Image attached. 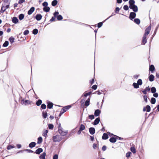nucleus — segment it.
Segmentation results:
<instances>
[{
	"instance_id": "obj_1",
	"label": "nucleus",
	"mask_w": 159,
	"mask_h": 159,
	"mask_svg": "<svg viewBox=\"0 0 159 159\" xmlns=\"http://www.w3.org/2000/svg\"><path fill=\"white\" fill-rule=\"evenodd\" d=\"M134 3L135 1L134 0H129V7L130 9H132L134 11L136 12L138 11V7L134 4Z\"/></svg>"
},
{
	"instance_id": "obj_2",
	"label": "nucleus",
	"mask_w": 159,
	"mask_h": 159,
	"mask_svg": "<svg viewBox=\"0 0 159 159\" xmlns=\"http://www.w3.org/2000/svg\"><path fill=\"white\" fill-rule=\"evenodd\" d=\"M52 139L53 142H59L62 139V138L61 135H57L53 136L52 137Z\"/></svg>"
},
{
	"instance_id": "obj_3",
	"label": "nucleus",
	"mask_w": 159,
	"mask_h": 159,
	"mask_svg": "<svg viewBox=\"0 0 159 159\" xmlns=\"http://www.w3.org/2000/svg\"><path fill=\"white\" fill-rule=\"evenodd\" d=\"M59 12L58 11H56L54 14V16L55 17H57V20H60L62 19L63 17L61 15H59Z\"/></svg>"
},
{
	"instance_id": "obj_4",
	"label": "nucleus",
	"mask_w": 159,
	"mask_h": 159,
	"mask_svg": "<svg viewBox=\"0 0 159 159\" xmlns=\"http://www.w3.org/2000/svg\"><path fill=\"white\" fill-rule=\"evenodd\" d=\"M151 29V26L150 25L146 29L144 35L147 36L149 33Z\"/></svg>"
},
{
	"instance_id": "obj_5",
	"label": "nucleus",
	"mask_w": 159,
	"mask_h": 159,
	"mask_svg": "<svg viewBox=\"0 0 159 159\" xmlns=\"http://www.w3.org/2000/svg\"><path fill=\"white\" fill-rule=\"evenodd\" d=\"M136 14L134 12H131L130 14L129 18L130 20H132L136 16Z\"/></svg>"
},
{
	"instance_id": "obj_6",
	"label": "nucleus",
	"mask_w": 159,
	"mask_h": 159,
	"mask_svg": "<svg viewBox=\"0 0 159 159\" xmlns=\"http://www.w3.org/2000/svg\"><path fill=\"white\" fill-rule=\"evenodd\" d=\"M58 131L60 134L63 136L66 135L67 133V131H63L61 129H59Z\"/></svg>"
},
{
	"instance_id": "obj_7",
	"label": "nucleus",
	"mask_w": 159,
	"mask_h": 159,
	"mask_svg": "<svg viewBox=\"0 0 159 159\" xmlns=\"http://www.w3.org/2000/svg\"><path fill=\"white\" fill-rule=\"evenodd\" d=\"M71 107V106L70 105H69L67 106H66L64 107L61 110H62L63 112H66L67 110L69 109Z\"/></svg>"
},
{
	"instance_id": "obj_8",
	"label": "nucleus",
	"mask_w": 159,
	"mask_h": 159,
	"mask_svg": "<svg viewBox=\"0 0 159 159\" xmlns=\"http://www.w3.org/2000/svg\"><path fill=\"white\" fill-rule=\"evenodd\" d=\"M151 107L149 105H147L146 107H144L143 109V111H147V112H149L150 111Z\"/></svg>"
},
{
	"instance_id": "obj_9",
	"label": "nucleus",
	"mask_w": 159,
	"mask_h": 159,
	"mask_svg": "<svg viewBox=\"0 0 159 159\" xmlns=\"http://www.w3.org/2000/svg\"><path fill=\"white\" fill-rule=\"evenodd\" d=\"M35 8L34 7H32L28 12V14L29 15L31 14L34 11Z\"/></svg>"
},
{
	"instance_id": "obj_10",
	"label": "nucleus",
	"mask_w": 159,
	"mask_h": 159,
	"mask_svg": "<svg viewBox=\"0 0 159 159\" xmlns=\"http://www.w3.org/2000/svg\"><path fill=\"white\" fill-rule=\"evenodd\" d=\"M89 130L90 133L91 134H93L95 133V129L94 128H90Z\"/></svg>"
},
{
	"instance_id": "obj_11",
	"label": "nucleus",
	"mask_w": 159,
	"mask_h": 159,
	"mask_svg": "<svg viewBox=\"0 0 159 159\" xmlns=\"http://www.w3.org/2000/svg\"><path fill=\"white\" fill-rule=\"evenodd\" d=\"M101 113V111L99 109H97L95 110L94 112V115L96 116H97L99 115Z\"/></svg>"
},
{
	"instance_id": "obj_12",
	"label": "nucleus",
	"mask_w": 159,
	"mask_h": 159,
	"mask_svg": "<svg viewBox=\"0 0 159 159\" xmlns=\"http://www.w3.org/2000/svg\"><path fill=\"white\" fill-rule=\"evenodd\" d=\"M18 19L16 17H14L12 19V21L15 24H16L18 23Z\"/></svg>"
},
{
	"instance_id": "obj_13",
	"label": "nucleus",
	"mask_w": 159,
	"mask_h": 159,
	"mask_svg": "<svg viewBox=\"0 0 159 159\" xmlns=\"http://www.w3.org/2000/svg\"><path fill=\"white\" fill-rule=\"evenodd\" d=\"M100 119L99 118H97L94 120L93 123V125H97L99 122Z\"/></svg>"
},
{
	"instance_id": "obj_14",
	"label": "nucleus",
	"mask_w": 159,
	"mask_h": 159,
	"mask_svg": "<svg viewBox=\"0 0 159 159\" xmlns=\"http://www.w3.org/2000/svg\"><path fill=\"white\" fill-rule=\"evenodd\" d=\"M43 152V149L42 148H39L37 149L35 151V153L37 154H39L41 152Z\"/></svg>"
},
{
	"instance_id": "obj_15",
	"label": "nucleus",
	"mask_w": 159,
	"mask_h": 159,
	"mask_svg": "<svg viewBox=\"0 0 159 159\" xmlns=\"http://www.w3.org/2000/svg\"><path fill=\"white\" fill-rule=\"evenodd\" d=\"M42 18V16L41 14H37L36 16V19L37 20H40Z\"/></svg>"
},
{
	"instance_id": "obj_16",
	"label": "nucleus",
	"mask_w": 159,
	"mask_h": 159,
	"mask_svg": "<svg viewBox=\"0 0 159 159\" xmlns=\"http://www.w3.org/2000/svg\"><path fill=\"white\" fill-rule=\"evenodd\" d=\"M53 106V104L51 102H48V105H47V107L48 108L50 109L52 108Z\"/></svg>"
},
{
	"instance_id": "obj_17",
	"label": "nucleus",
	"mask_w": 159,
	"mask_h": 159,
	"mask_svg": "<svg viewBox=\"0 0 159 159\" xmlns=\"http://www.w3.org/2000/svg\"><path fill=\"white\" fill-rule=\"evenodd\" d=\"M46 153L45 152H43L39 157L40 159H45V157L46 156Z\"/></svg>"
},
{
	"instance_id": "obj_18",
	"label": "nucleus",
	"mask_w": 159,
	"mask_h": 159,
	"mask_svg": "<svg viewBox=\"0 0 159 159\" xmlns=\"http://www.w3.org/2000/svg\"><path fill=\"white\" fill-rule=\"evenodd\" d=\"M108 138V135L106 133H104L102 136V139H107Z\"/></svg>"
},
{
	"instance_id": "obj_19",
	"label": "nucleus",
	"mask_w": 159,
	"mask_h": 159,
	"mask_svg": "<svg viewBox=\"0 0 159 159\" xmlns=\"http://www.w3.org/2000/svg\"><path fill=\"white\" fill-rule=\"evenodd\" d=\"M50 10V8L48 6L44 7L43 8V11H44L46 12L49 11Z\"/></svg>"
},
{
	"instance_id": "obj_20",
	"label": "nucleus",
	"mask_w": 159,
	"mask_h": 159,
	"mask_svg": "<svg viewBox=\"0 0 159 159\" xmlns=\"http://www.w3.org/2000/svg\"><path fill=\"white\" fill-rule=\"evenodd\" d=\"M154 70L155 67H154V66L152 65H151L149 67V70L152 72L153 71H154Z\"/></svg>"
},
{
	"instance_id": "obj_21",
	"label": "nucleus",
	"mask_w": 159,
	"mask_h": 159,
	"mask_svg": "<svg viewBox=\"0 0 159 159\" xmlns=\"http://www.w3.org/2000/svg\"><path fill=\"white\" fill-rule=\"evenodd\" d=\"M30 101L28 100H25V101L23 100L22 103L25 105H26L30 103Z\"/></svg>"
},
{
	"instance_id": "obj_22",
	"label": "nucleus",
	"mask_w": 159,
	"mask_h": 159,
	"mask_svg": "<svg viewBox=\"0 0 159 159\" xmlns=\"http://www.w3.org/2000/svg\"><path fill=\"white\" fill-rule=\"evenodd\" d=\"M36 145V143L35 142H33L31 143L29 145V146L30 148H33Z\"/></svg>"
},
{
	"instance_id": "obj_23",
	"label": "nucleus",
	"mask_w": 159,
	"mask_h": 159,
	"mask_svg": "<svg viewBox=\"0 0 159 159\" xmlns=\"http://www.w3.org/2000/svg\"><path fill=\"white\" fill-rule=\"evenodd\" d=\"M154 77L152 75H151L149 77V80L150 81H152L154 80Z\"/></svg>"
},
{
	"instance_id": "obj_24",
	"label": "nucleus",
	"mask_w": 159,
	"mask_h": 159,
	"mask_svg": "<svg viewBox=\"0 0 159 159\" xmlns=\"http://www.w3.org/2000/svg\"><path fill=\"white\" fill-rule=\"evenodd\" d=\"M57 1L56 0H54L52 2V5L53 6H55L57 5Z\"/></svg>"
},
{
	"instance_id": "obj_25",
	"label": "nucleus",
	"mask_w": 159,
	"mask_h": 159,
	"mask_svg": "<svg viewBox=\"0 0 159 159\" xmlns=\"http://www.w3.org/2000/svg\"><path fill=\"white\" fill-rule=\"evenodd\" d=\"M110 141L112 143H115L116 141V139L114 137H112L110 139Z\"/></svg>"
},
{
	"instance_id": "obj_26",
	"label": "nucleus",
	"mask_w": 159,
	"mask_h": 159,
	"mask_svg": "<svg viewBox=\"0 0 159 159\" xmlns=\"http://www.w3.org/2000/svg\"><path fill=\"white\" fill-rule=\"evenodd\" d=\"M89 102H90V98H89L88 99L85 101V105L88 106L89 104Z\"/></svg>"
},
{
	"instance_id": "obj_27",
	"label": "nucleus",
	"mask_w": 159,
	"mask_h": 159,
	"mask_svg": "<svg viewBox=\"0 0 159 159\" xmlns=\"http://www.w3.org/2000/svg\"><path fill=\"white\" fill-rule=\"evenodd\" d=\"M147 42L146 36L143 35V44H145Z\"/></svg>"
},
{
	"instance_id": "obj_28",
	"label": "nucleus",
	"mask_w": 159,
	"mask_h": 159,
	"mask_svg": "<svg viewBox=\"0 0 159 159\" xmlns=\"http://www.w3.org/2000/svg\"><path fill=\"white\" fill-rule=\"evenodd\" d=\"M24 15L23 14H21L19 16V18L20 20H23L24 19Z\"/></svg>"
},
{
	"instance_id": "obj_29",
	"label": "nucleus",
	"mask_w": 159,
	"mask_h": 159,
	"mask_svg": "<svg viewBox=\"0 0 159 159\" xmlns=\"http://www.w3.org/2000/svg\"><path fill=\"white\" fill-rule=\"evenodd\" d=\"M42 138L41 137H39L38 139L37 143L38 144L41 143L42 141Z\"/></svg>"
},
{
	"instance_id": "obj_30",
	"label": "nucleus",
	"mask_w": 159,
	"mask_h": 159,
	"mask_svg": "<svg viewBox=\"0 0 159 159\" xmlns=\"http://www.w3.org/2000/svg\"><path fill=\"white\" fill-rule=\"evenodd\" d=\"M15 39L12 37H11L9 38V41L11 43L14 42Z\"/></svg>"
},
{
	"instance_id": "obj_31",
	"label": "nucleus",
	"mask_w": 159,
	"mask_h": 159,
	"mask_svg": "<svg viewBox=\"0 0 159 159\" xmlns=\"http://www.w3.org/2000/svg\"><path fill=\"white\" fill-rule=\"evenodd\" d=\"M130 150L133 153H135L136 152V149L135 148L133 147L131 148Z\"/></svg>"
},
{
	"instance_id": "obj_32",
	"label": "nucleus",
	"mask_w": 159,
	"mask_h": 159,
	"mask_svg": "<svg viewBox=\"0 0 159 159\" xmlns=\"http://www.w3.org/2000/svg\"><path fill=\"white\" fill-rule=\"evenodd\" d=\"M133 85L134 88L136 89L138 88L139 87V85H138L137 83H134L133 84Z\"/></svg>"
},
{
	"instance_id": "obj_33",
	"label": "nucleus",
	"mask_w": 159,
	"mask_h": 159,
	"mask_svg": "<svg viewBox=\"0 0 159 159\" xmlns=\"http://www.w3.org/2000/svg\"><path fill=\"white\" fill-rule=\"evenodd\" d=\"M6 9V7H5L3 5L1 9V12L2 13Z\"/></svg>"
},
{
	"instance_id": "obj_34",
	"label": "nucleus",
	"mask_w": 159,
	"mask_h": 159,
	"mask_svg": "<svg viewBox=\"0 0 159 159\" xmlns=\"http://www.w3.org/2000/svg\"><path fill=\"white\" fill-rule=\"evenodd\" d=\"M15 148V147L14 145H9L7 147V149L8 150H10L11 149L13 148Z\"/></svg>"
},
{
	"instance_id": "obj_35",
	"label": "nucleus",
	"mask_w": 159,
	"mask_h": 159,
	"mask_svg": "<svg viewBox=\"0 0 159 159\" xmlns=\"http://www.w3.org/2000/svg\"><path fill=\"white\" fill-rule=\"evenodd\" d=\"M134 22L137 24H139L140 23V20L139 19H135L134 20Z\"/></svg>"
},
{
	"instance_id": "obj_36",
	"label": "nucleus",
	"mask_w": 159,
	"mask_h": 159,
	"mask_svg": "<svg viewBox=\"0 0 159 159\" xmlns=\"http://www.w3.org/2000/svg\"><path fill=\"white\" fill-rule=\"evenodd\" d=\"M92 93L91 92H89L88 93H84L83 96L84 97H86L88 95H89L91 94Z\"/></svg>"
},
{
	"instance_id": "obj_37",
	"label": "nucleus",
	"mask_w": 159,
	"mask_h": 159,
	"mask_svg": "<svg viewBox=\"0 0 159 159\" xmlns=\"http://www.w3.org/2000/svg\"><path fill=\"white\" fill-rule=\"evenodd\" d=\"M137 83L139 85H142L143 83L142 80L141 79H139L137 81Z\"/></svg>"
},
{
	"instance_id": "obj_38",
	"label": "nucleus",
	"mask_w": 159,
	"mask_h": 159,
	"mask_svg": "<svg viewBox=\"0 0 159 159\" xmlns=\"http://www.w3.org/2000/svg\"><path fill=\"white\" fill-rule=\"evenodd\" d=\"M156 102V99L154 98H152L151 100V103L152 104H154Z\"/></svg>"
},
{
	"instance_id": "obj_39",
	"label": "nucleus",
	"mask_w": 159,
	"mask_h": 159,
	"mask_svg": "<svg viewBox=\"0 0 159 159\" xmlns=\"http://www.w3.org/2000/svg\"><path fill=\"white\" fill-rule=\"evenodd\" d=\"M85 126L83 125V124H81L80 125V130H83L85 129Z\"/></svg>"
},
{
	"instance_id": "obj_40",
	"label": "nucleus",
	"mask_w": 159,
	"mask_h": 159,
	"mask_svg": "<svg viewBox=\"0 0 159 159\" xmlns=\"http://www.w3.org/2000/svg\"><path fill=\"white\" fill-rule=\"evenodd\" d=\"M151 92L153 93H154L156 92V90L155 87H152L151 89Z\"/></svg>"
},
{
	"instance_id": "obj_41",
	"label": "nucleus",
	"mask_w": 159,
	"mask_h": 159,
	"mask_svg": "<svg viewBox=\"0 0 159 159\" xmlns=\"http://www.w3.org/2000/svg\"><path fill=\"white\" fill-rule=\"evenodd\" d=\"M48 131L47 130H45L43 132V136L45 137H46L47 135V134L48 133Z\"/></svg>"
},
{
	"instance_id": "obj_42",
	"label": "nucleus",
	"mask_w": 159,
	"mask_h": 159,
	"mask_svg": "<svg viewBox=\"0 0 159 159\" xmlns=\"http://www.w3.org/2000/svg\"><path fill=\"white\" fill-rule=\"evenodd\" d=\"M38 32V30L37 29H34L33 30V33L34 34H36Z\"/></svg>"
},
{
	"instance_id": "obj_43",
	"label": "nucleus",
	"mask_w": 159,
	"mask_h": 159,
	"mask_svg": "<svg viewBox=\"0 0 159 159\" xmlns=\"http://www.w3.org/2000/svg\"><path fill=\"white\" fill-rule=\"evenodd\" d=\"M48 127L50 129H52L53 128L54 126L52 124H48Z\"/></svg>"
},
{
	"instance_id": "obj_44",
	"label": "nucleus",
	"mask_w": 159,
	"mask_h": 159,
	"mask_svg": "<svg viewBox=\"0 0 159 159\" xmlns=\"http://www.w3.org/2000/svg\"><path fill=\"white\" fill-rule=\"evenodd\" d=\"M41 103L42 101L41 100H39L37 102L36 104L37 106H39L41 104Z\"/></svg>"
},
{
	"instance_id": "obj_45",
	"label": "nucleus",
	"mask_w": 159,
	"mask_h": 159,
	"mask_svg": "<svg viewBox=\"0 0 159 159\" xmlns=\"http://www.w3.org/2000/svg\"><path fill=\"white\" fill-rule=\"evenodd\" d=\"M8 42L7 41H6L3 44V46L4 47H7L8 45Z\"/></svg>"
},
{
	"instance_id": "obj_46",
	"label": "nucleus",
	"mask_w": 159,
	"mask_h": 159,
	"mask_svg": "<svg viewBox=\"0 0 159 159\" xmlns=\"http://www.w3.org/2000/svg\"><path fill=\"white\" fill-rule=\"evenodd\" d=\"M48 5V3L47 2H45L43 3V5L44 7H47Z\"/></svg>"
},
{
	"instance_id": "obj_47",
	"label": "nucleus",
	"mask_w": 159,
	"mask_h": 159,
	"mask_svg": "<svg viewBox=\"0 0 159 159\" xmlns=\"http://www.w3.org/2000/svg\"><path fill=\"white\" fill-rule=\"evenodd\" d=\"M29 31L28 30H26L24 32V34L25 35H26L29 34Z\"/></svg>"
},
{
	"instance_id": "obj_48",
	"label": "nucleus",
	"mask_w": 159,
	"mask_h": 159,
	"mask_svg": "<svg viewBox=\"0 0 159 159\" xmlns=\"http://www.w3.org/2000/svg\"><path fill=\"white\" fill-rule=\"evenodd\" d=\"M43 116L44 118H45L47 116V114L46 113L43 112Z\"/></svg>"
},
{
	"instance_id": "obj_49",
	"label": "nucleus",
	"mask_w": 159,
	"mask_h": 159,
	"mask_svg": "<svg viewBox=\"0 0 159 159\" xmlns=\"http://www.w3.org/2000/svg\"><path fill=\"white\" fill-rule=\"evenodd\" d=\"M131 154V152H128L127 153H126V157H129L130 156Z\"/></svg>"
},
{
	"instance_id": "obj_50",
	"label": "nucleus",
	"mask_w": 159,
	"mask_h": 159,
	"mask_svg": "<svg viewBox=\"0 0 159 159\" xmlns=\"http://www.w3.org/2000/svg\"><path fill=\"white\" fill-rule=\"evenodd\" d=\"M123 8L125 10H128L129 9V7L127 5H125L123 7Z\"/></svg>"
},
{
	"instance_id": "obj_51",
	"label": "nucleus",
	"mask_w": 159,
	"mask_h": 159,
	"mask_svg": "<svg viewBox=\"0 0 159 159\" xmlns=\"http://www.w3.org/2000/svg\"><path fill=\"white\" fill-rule=\"evenodd\" d=\"M41 107L43 109H45L46 108V105L44 104H43L41 105Z\"/></svg>"
},
{
	"instance_id": "obj_52",
	"label": "nucleus",
	"mask_w": 159,
	"mask_h": 159,
	"mask_svg": "<svg viewBox=\"0 0 159 159\" xmlns=\"http://www.w3.org/2000/svg\"><path fill=\"white\" fill-rule=\"evenodd\" d=\"M102 22H100L98 24V28H100L102 26Z\"/></svg>"
},
{
	"instance_id": "obj_53",
	"label": "nucleus",
	"mask_w": 159,
	"mask_h": 159,
	"mask_svg": "<svg viewBox=\"0 0 159 159\" xmlns=\"http://www.w3.org/2000/svg\"><path fill=\"white\" fill-rule=\"evenodd\" d=\"M89 119L92 120L94 118V116L93 115H90L89 116Z\"/></svg>"
},
{
	"instance_id": "obj_54",
	"label": "nucleus",
	"mask_w": 159,
	"mask_h": 159,
	"mask_svg": "<svg viewBox=\"0 0 159 159\" xmlns=\"http://www.w3.org/2000/svg\"><path fill=\"white\" fill-rule=\"evenodd\" d=\"M53 159H58V155L57 154L55 155L53 158Z\"/></svg>"
},
{
	"instance_id": "obj_55",
	"label": "nucleus",
	"mask_w": 159,
	"mask_h": 159,
	"mask_svg": "<svg viewBox=\"0 0 159 159\" xmlns=\"http://www.w3.org/2000/svg\"><path fill=\"white\" fill-rule=\"evenodd\" d=\"M143 98L145 102H147L148 100L147 96L145 95L143 96Z\"/></svg>"
},
{
	"instance_id": "obj_56",
	"label": "nucleus",
	"mask_w": 159,
	"mask_h": 159,
	"mask_svg": "<svg viewBox=\"0 0 159 159\" xmlns=\"http://www.w3.org/2000/svg\"><path fill=\"white\" fill-rule=\"evenodd\" d=\"M97 88V86L96 85H93L92 87V88L94 90H96Z\"/></svg>"
},
{
	"instance_id": "obj_57",
	"label": "nucleus",
	"mask_w": 159,
	"mask_h": 159,
	"mask_svg": "<svg viewBox=\"0 0 159 159\" xmlns=\"http://www.w3.org/2000/svg\"><path fill=\"white\" fill-rule=\"evenodd\" d=\"M25 2V0H19L18 3L19 4H21Z\"/></svg>"
},
{
	"instance_id": "obj_58",
	"label": "nucleus",
	"mask_w": 159,
	"mask_h": 159,
	"mask_svg": "<svg viewBox=\"0 0 159 159\" xmlns=\"http://www.w3.org/2000/svg\"><path fill=\"white\" fill-rule=\"evenodd\" d=\"M158 95V94L157 93H154L153 95V96L156 98L157 97Z\"/></svg>"
},
{
	"instance_id": "obj_59",
	"label": "nucleus",
	"mask_w": 159,
	"mask_h": 159,
	"mask_svg": "<svg viewBox=\"0 0 159 159\" xmlns=\"http://www.w3.org/2000/svg\"><path fill=\"white\" fill-rule=\"evenodd\" d=\"M106 147L105 146H103L102 148V150L103 151H105L106 150Z\"/></svg>"
},
{
	"instance_id": "obj_60",
	"label": "nucleus",
	"mask_w": 159,
	"mask_h": 159,
	"mask_svg": "<svg viewBox=\"0 0 159 159\" xmlns=\"http://www.w3.org/2000/svg\"><path fill=\"white\" fill-rule=\"evenodd\" d=\"M97 147V145L95 143H94L93 144V148L94 149H96Z\"/></svg>"
},
{
	"instance_id": "obj_61",
	"label": "nucleus",
	"mask_w": 159,
	"mask_h": 159,
	"mask_svg": "<svg viewBox=\"0 0 159 159\" xmlns=\"http://www.w3.org/2000/svg\"><path fill=\"white\" fill-rule=\"evenodd\" d=\"M145 90H146V91H149L150 90V89L148 87L146 88Z\"/></svg>"
},
{
	"instance_id": "obj_62",
	"label": "nucleus",
	"mask_w": 159,
	"mask_h": 159,
	"mask_svg": "<svg viewBox=\"0 0 159 159\" xmlns=\"http://www.w3.org/2000/svg\"><path fill=\"white\" fill-rule=\"evenodd\" d=\"M16 146L18 148H20L21 147V145L19 144H17Z\"/></svg>"
},
{
	"instance_id": "obj_63",
	"label": "nucleus",
	"mask_w": 159,
	"mask_h": 159,
	"mask_svg": "<svg viewBox=\"0 0 159 159\" xmlns=\"http://www.w3.org/2000/svg\"><path fill=\"white\" fill-rule=\"evenodd\" d=\"M120 10V9L119 7H116V11H115L116 12H117V11H119Z\"/></svg>"
},
{
	"instance_id": "obj_64",
	"label": "nucleus",
	"mask_w": 159,
	"mask_h": 159,
	"mask_svg": "<svg viewBox=\"0 0 159 159\" xmlns=\"http://www.w3.org/2000/svg\"><path fill=\"white\" fill-rule=\"evenodd\" d=\"M55 18L54 17H52V18L50 19V21H53L55 20Z\"/></svg>"
}]
</instances>
